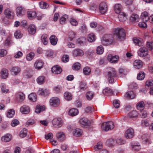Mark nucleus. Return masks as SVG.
Segmentation results:
<instances>
[{"label": "nucleus", "instance_id": "nucleus-50", "mask_svg": "<svg viewBox=\"0 0 153 153\" xmlns=\"http://www.w3.org/2000/svg\"><path fill=\"white\" fill-rule=\"evenodd\" d=\"M153 86V80H149L147 81L146 82L145 88L148 89L150 87Z\"/></svg>", "mask_w": 153, "mask_h": 153}, {"label": "nucleus", "instance_id": "nucleus-60", "mask_svg": "<svg viewBox=\"0 0 153 153\" xmlns=\"http://www.w3.org/2000/svg\"><path fill=\"white\" fill-rule=\"evenodd\" d=\"M69 60V57L68 55H64L62 58V61L65 63L68 62Z\"/></svg>", "mask_w": 153, "mask_h": 153}, {"label": "nucleus", "instance_id": "nucleus-28", "mask_svg": "<svg viewBox=\"0 0 153 153\" xmlns=\"http://www.w3.org/2000/svg\"><path fill=\"white\" fill-rule=\"evenodd\" d=\"M131 146L133 150L138 151L140 149V145L138 143H131Z\"/></svg>", "mask_w": 153, "mask_h": 153}, {"label": "nucleus", "instance_id": "nucleus-8", "mask_svg": "<svg viewBox=\"0 0 153 153\" xmlns=\"http://www.w3.org/2000/svg\"><path fill=\"white\" fill-rule=\"evenodd\" d=\"M60 100L56 97H53L50 100V105L54 107H57L59 104Z\"/></svg>", "mask_w": 153, "mask_h": 153}, {"label": "nucleus", "instance_id": "nucleus-3", "mask_svg": "<svg viewBox=\"0 0 153 153\" xmlns=\"http://www.w3.org/2000/svg\"><path fill=\"white\" fill-rule=\"evenodd\" d=\"M114 126V124L113 122L108 121L103 123L102 125L101 128L103 131H107L113 129Z\"/></svg>", "mask_w": 153, "mask_h": 153}, {"label": "nucleus", "instance_id": "nucleus-21", "mask_svg": "<svg viewBox=\"0 0 153 153\" xmlns=\"http://www.w3.org/2000/svg\"><path fill=\"white\" fill-rule=\"evenodd\" d=\"M141 18L144 22H147L149 19L148 13L146 11L143 12L141 15Z\"/></svg>", "mask_w": 153, "mask_h": 153}, {"label": "nucleus", "instance_id": "nucleus-24", "mask_svg": "<svg viewBox=\"0 0 153 153\" xmlns=\"http://www.w3.org/2000/svg\"><path fill=\"white\" fill-rule=\"evenodd\" d=\"M118 18L120 22H123L127 19V15L124 12H121L119 13Z\"/></svg>", "mask_w": 153, "mask_h": 153}, {"label": "nucleus", "instance_id": "nucleus-64", "mask_svg": "<svg viewBox=\"0 0 153 153\" xmlns=\"http://www.w3.org/2000/svg\"><path fill=\"white\" fill-rule=\"evenodd\" d=\"M146 45L149 50L151 51L153 49V42H147Z\"/></svg>", "mask_w": 153, "mask_h": 153}, {"label": "nucleus", "instance_id": "nucleus-44", "mask_svg": "<svg viewBox=\"0 0 153 153\" xmlns=\"http://www.w3.org/2000/svg\"><path fill=\"white\" fill-rule=\"evenodd\" d=\"M65 98L67 100L69 101L71 100L72 97L71 93L68 92H66L64 94Z\"/></svg>", "mask_w": 153, "mask_h": 153}, {"label": "nucleus", "instance_id": "nucleus-9", "mask_svg": "<svg viewBox=\"0 0 153 153\" xmlns=\"http://www.w3.org/2000/svg\"><path fill=\"white\" fill-rule=\"evenodd\" d=\"M110 142V145H112L115 144V143H117L119 145H122L124 144L126 141L125 140H123L122 139H117L116 141L114 140L113 139L108 140L107 141V143H108L109 142Z\"/></svg>", "mask_w": 153, "mask_h": 153}, {"label": "nucleus", "instance_id": "nucleus-27", "mask_svg": "<svg viewBox=\"0 0 153 153\" xmlns=\"http://www.w3.org/2000/svg\"><path fill=\"white\" fill-rule=\"evenodd\" d=\"M43 65V62L39 60H37L34 63V67L36 69H40L42 67Z\"/></svg>", "mask_w": 153, "mask_h": 153}, {"label": "nucleus", "instance_id": "nucleus-17", "mask_svg": "<svg viewBox=\"0 0 153 153\" xmlns=\"http://www.w3.org/2000/svg\"><path fill=\"white\" fill-rule=\"evenodd\" d=\"M16 15L19 17H21L24 15L25 11V10L21 7H18L16 9Z\"/></svg>", "mask_w": 153, "mask_h": 153}, {"label": "nucleus", "instance_id": "nucleus-10", "mask_svg": "<svg viewBox=\"0 0 153 153\" xmlns=\"http://www.w3.org/2000/svg\"><path fill=\"white\" fill-rule=\"evenodd\" d=\"M99 10L100 12L102 14L105 13L108 10L107 6L105 2L101 3L99 6Z\"/></svg>", "mask_w": 153, "mask_h": 153}, {"label": "nucleus", "instance_id": "nucleus-13", "mask_svg": "<svg viewBox=\"0 0 153 153\" xmlns=\"http://www.w3.org/2000/svg\"><path fill=\"white\" fill-rule=\"evenodd\" d=\"M133 41L135 45L139 46H142L144 45V42L143 39L140 38L134 37L133 39Z\"/></svg>", "mask_w": 153, "mask_h": 153}, {"label": "nucleus", "instance_id": "nucleus-7", "mask_svg": "<svg viewBox=\"0 0 153 153\" xmlns=\"http://www.w3.org/2000/svg\"><path fill=\"white\" fill-rule=\"evenodd\" d=\"M79 123L80 124L84 127H87L91 125V121L86 117H82L79 120Z\"/></svg>", "mask_w": 153, "mask_h": 153}, {"label": "nucleus", "instance_id": "nucleus-11", "mask_svg": "<svg viewBox=\"0 0 153 153\" xmlns=\"http://www.w3.org/2000/svg\"><path fill=\"white\" fill-rule=\"evenodd\" d=\"M119 57L118 55L113 56L111 54H109L107 57L108 60L111 63H116L118 61Z\"/></svg>", "mask_w": 153, "mask_h": 153}, {"label": "nucleus", "instance_id": "nucleus-43", "mask_svg": "<svg viewBox=\"0 0 153 153\" xmlns=\"http://www.w3.org/2000/svg\"><path fill=\"white\" fill-rule=\"evenodd\" d=\"M42 41L44 45H46L48 43V39H47V35L43 34L41 37Z\"/></svg>", "mask_w": 153, "mask_h": 153}, {"label": "nucleus", "instance_id": "nucleus-18", "mask_svg": "<svg viewBox=\"0 0 153 153\" xmlns=\"http://www.w3.org/2000/svg\"><path fill=\"white\" fill-rule=\"evenodd\" d=\"M51 71L53 74H59L61 72L62 70L61 68L57 65H56L52 67Z\"/></svg>", "mask_w": 153, "mask_h": 153}, {"label": "nucleus", "instance_id": "nucleus-31", "mask_svg": "<svg viewBox=\"0 0 153 153\" xmlns=\"http://www.w3.org/2000/svg\"><path fill=\"white\" fill-rule=\"evenodd\" d=\"M103 93L106 96H110L113 94L112 90L109 88H106L102 91Z\"/></svg>", "mask_w": 153, "mask_h": 153}, {"label": "nucleus", "instance_id": "nucleus-55", "mask_svg": "<svg viewBox=\"0 0 153 153\" xmlns=\"http://www.w3.org/2000/svg\"><path fill=\"white\" fill-rule=\"evenodd\" d=\"M102 147V143L101 142H99L94 146V149L95 151H97L99 149H101Z\"/></svg>", "mask_w": 153, "mask_h": 153}, {"label": "nucleus", "instance_id": "nucleus-45", "mask_svg": "<svg viewBox=\"0 0 153 153\" xmlns=\"http://www.w3.org/2000/svg\"><path fill=\"white\" fill-rule=\"evenodd\" d=\"M126 96L129 98L133 99L135 96V94H134V92L132 91L128 92L126 94Z\"/></svg>", "mask_w": 153, "mask_h": 153}, {"label": "nucleus", "instance_id": "nucleus-47", "mask_svg": "<svg viewBox=\"0 0 153 153\" xmlns=\"http://www.w3.org/2000/svg\"><path fill=\"white\" fill-rule=\"evenodd\" d=\"M15 113V111L13 109H10L8 111L7 114V116L8 118L12 117Z\"/></svg>", "mask_w": 153, "mask_h": 153}, {"label": "nucleus", "instance_id": "nucleus-49", "mask_svg": "<svg viewBox=\"0 0 153 153\" xmlns=\"http://www.w3.org/2000/svg\"><path fill=\"white\" fill-rule=\"evenodd\" d=\"M94 95L92 92H88L86 94V98L88 100H90L93 98Z\"/></svg>", "mask_w": 153, "mask_h": 153}, {"label": "nucleus", "instance_id": "nucleus-58", "mask_svg": "<svg viewBox=\"0 0 153 153\" xmlns=\"http://www.w3.org/2000/svg\"><path fill=\"white\" fill-rule=\"evenodd\" d=\"M87 88L85 83L81 82L79 83V88L81 90H84Z\"/></svg>", "mask_w": 153, "mask_h": 153}, {"label": "nucleus", "instance_id": "nucleus-56", "mask_svg": "<svg viewBox=\"0 0 153 153\" xmlns=\"http://www.w3.org/2000/svg\"><path fill=\"white\" fill-rule=\"evenodd\" d=\"M34 53L31 52L27 54L26 57V59L27 60L30 61L32 60L34 57Z\"/></svg>", "mask_w": 153, "mask_h": 153}, {"label": "nucleus", "instance_id": "nucleus-40", "mask_svg": "<svg viewBox=\"0 0 153 153\" xmlns=\"http://www.w3.org/2000/svg\"><path fill=\"white\" fill-rule=\"evenodd\" d=\"M144 106L145 104L143 101H141L138 102L136 105L137 109L140 111L143 110Z\"/></svg>", "mask_w": 153, "mask_h": 153}, {"label": "nucleus", "instance_id": "nucleus-34", "mask_svg": "<svg viewBox=\"0 0 153 153\" xmlns=\"http://www.w3.org/2000/svg\"><path fill=\"white\" fill-rule=\"evenodd\" d=\"M122 9V5L120 4H116L114 6V10L117 13H119L121 12Z\"/></svg>", "mask_w": 153, "mask_h": 153}, {"label": "nucleus", "instance_id": "nucleus-5", "mask_svg": "<svg viewBox=\"0 0 153 153\" xmlns=\"http://www.w3.org/2000/svg\"><path fill=\"white\" fill-rule=\"evenodd\" d=\"M25 98V95L22 92H17L15 94V100L18 103L22 102L24 100Z\"/></svg>", "mask_w": 153, "mask_h": 153}, {"label": "nucleus", "instance_id": "nucleus-35", "mask_svg": "<svg viewBox=\"0 0 153 153\" xmlns=\"http://www.w3.org/2000/svg\"><path fill=\"white\" fill-rule=\"evenodd\" d=\"M83 73L85 75H89L91 73V69L90 67L86 66L84 67L83 69Z\"/></svg>", "mask_w": 153, "mask_h": 153}, {"label": "nucleus", "instance_id": "nucleus-1", "mask_svg": "<svg viewBox=\"0 0 153 153\" xmlns=\"http://www.w3.org/2000/svg\"><path fill=\"white\" fill-rule=\"evenodd\" d=\"M113 35L111 34L105 35L101 40L102 44L104 46H107L113 42L114 37L120 40H124L126 36L124 29L122 28H114L113 30Z\"/></svg>", "mask_w": 153, "mask_h": 153}, {"label": "nucleus", "instance_id": "nucleus-19", "mask_svg": "<svg viewBox=\"0 0 153 153\" xmlns=\"http://www.w3.org/2000/svg\"><path fill=\"white\" fill-rule=\"evenodd\" d=\"M73 55L74 56H82L84 54L83 51L80 49H75L72 52Z\"/></svg>", "mask_w": 153, "mask_h": 153}, {"label": "nucleus", "instance_id": "nucleus-16", "mask_svg": "<svg viewBox=\"0 0 153 153\" xmlns=\"http://www.w3.org/2000/svg\"><path fill=\"white\" fill-rule=\"evenodd\" d=\"M133 65L135 68L138 69L142 67L143 65V63L140 60H136L134 61Z\"/></svg>", "mask_w": 153, "mask_h": 153}, {"label": "nucleus", "instance_id": "nucleus-6", "mask_svg": "<svg viewBox=\"0 0 153 153\" xmlns=\"http://www.w3.org/2000/svg\"><path fill=\"white\" fill-rule=\"evenodd\" d=\"M148 49L145 47L140 48L138 51V55L141 57L146 56L148 54Z\"/></svg>", "mask_w": 153, "mask_h": 153}, {"label": "nucleus", "instance_id": "nucleus-22", "mask_svg": "<svg viewBox=\"0 0 153 153\" xmlns=\"http://www.w3.org/2000/svg\"><path fill=\"white\" fill-rule=\"evenodd\" d=\"M20 111L22 113L26 114L29 112L30 109L27 106L24 105L21 107Z\"/></svg>", "mask_w": 153, "mask_h": 153}, {"label": "nucleus", "instance_id": "nucleus-63", "mask_svg": "<svg viewBox=\"0 0 153 153\" xmlns=\"http://www.w3.org/2000/svg\"><path fill=\"white\" fill-rule=\"evenodd\" d=\"M75 33L73 31H71L69 33V40L70 41H72L74 38H75Z\"/></svg>", "mask_w": 153, "mask_h": 153}, {"label": "nucleus", "instance_id": "nucleus-26", "mask_svg": "<svg viewBox=\"0 0 153 153\" xmlns=\"http://www.w3.org/2000/svg\"><path fill=\"white\" fill-rule=\"evenodd\" d=\"M12 137V135L10 134H7L1 137V140L4 142H9L11 140Z\"/></svg>", "mask_w": 153, "mask_h": 153}, {"label": "nucleus", "instance_id": "nucleus-25", "mask_svg": "<svg viewBox=\"0 0 153 153\" xmlns=\"http://www.w3.org/2000/svg\"><path fill=\"white\" fill-rule=\"evenodd\" d=\"M130 21L131 22H138L139 20V16L136 14H132L130 17Z\"/></svg>", "mask_w": 153, "mask_h": 153}, {"label": "nucleus", "instance_id": "nucleus-12", "mask_svg": "<svg viewBox=\"0 0 153 153\" xmlns=\"http://www.w3.org/2000/svg\"><path fill=\"white\" fill-rule=\"evenodd\" d=\"M134 136V130L131 128H129L125 131V136L127 138L130 139Z\"/></svg>", "mask_w": 153, "mask_h": 153}, {"label": "nucleus", "instance_id": "nucleus-4", "mask_svg": "<svg viewBox=\"0 0 153 153\" xmlns=\"http://www.w3.org/2000/svg\"><path fill=\"white\" fill-rule=\"evenodd\" d=\"M63 123V121L61 118H56L52 120V124L53 126L56 128H59L61 127Z\"/></svg>", "mask_w": 153, "mask_h": 153}, {"label": "nucleus", "instance_id": "nucleus-30", "mask_svg": "<svg viewBox=\"0 0 153 153\" xmlns=\"http://www.w3.org/2000/svg\"><path fill=\"white\" fill-rule=\"evenodd\" d=\"M56 137L58 140L61 141H63L65 138V135L62 132H58L56 134Z\"/></svg>", "mask_w": 153, "mask_h": 153}, {"label": "nucleus", "instance_id": "nucleus-51", "mask_svg": "<svg viewBox=\"0 0 153 153\" xmlns=\"http://www.w3.org/2000/svg\"><path fill=\"white\" fill-rule=\"evenodd\" d=\"M96 51L97 53L98 54H102L104 52V48L101 45L98 46L97 48Z\"/></svg>", "mask_w": 153, "mask_h": 153}, {"label": "nucleus", "instance_id": "nucleus-23", "mask_svg": "<svg viewBox=\"0 0 153 153\" xmlns=\"http://www.w3.org/2000/svg\"><path fill=\"white\" fill-rule=\"evenodd\" d=\"M49 39L50 42L52 45L54 46L56 45L58 41V39L55 35H51Z\"/></svg>", "mask_w": 153, "mask_h": 153}, {"label": "nucleus", "instance_id": "nucleus-41", "mask_svg": "<svg viewBox=\"0 0 153 153\" xmlns=\"http://www.w3.org/2000/svg\"><path fill=\"white\" fill-rule=\"evenodd\" d=\"M45 107L44 106H40V105H38L36 107L35 112L37 113H39L41 111H42L45 110Z\"/></svg>", "mask_w": 153, "mask_h": 153}, {"label": "nucleus", "instance_id": "nucleus-62", "mask_svg": "<svg viewBox=\"0 0 153 153\" xmlns=\"http://www.w3.org/2000/svg\"><path fill=\"white\" fill-rule=\"evenodd\" d=\"M113 105L114 107L116 108H119L120 105V102L117 100H115L113 102Z\"/></svg>", "mask_w": 153, "mask_h": 153}, {"label": "nucleus", "instance_id": "nucleus-57", "mask_svg": "<svg viewBox=\"0 0 153 153\" xmlns=\"http://www.w3.org/2000/svg\"><path fill=\"white\" fill-rule=\"evenodd\" d=\"M80 64L79 62H76L74 64L73 68L75 70H78L80 68Z\"/></svg>", "mask_w": 153, "mask_h": 153}, {"label": "nucleus", "instance_id": "nucleus-54", "mask_svg": "<svg viewBox=\"0 0 153 153\" xmlns=\"http://www.w3.org/2000/svg\"><path fill=\"white\" fill-rule=\"evenodd\" d=\"M145 77V74L143 72L141 71L139 72L137 76V79L139 80H142Z\"/></svg>", "mask_w": 153, "mask_h": 153}, {"label": "nucleus", "instance_id": "nucleus-38", "mask_svg": "<svg viewBox=\"0 0 153 153\" xmlns=\"http://www.w3.org/2000/svg\"><path fill=\"white\" fill-rule=\"evenodd\" d=\"M1 91L3 93H7L9 91L8 87L4 83H3L1 84Z\"/></svg>", "mask_w": 153, "mask_h": 153}, {"label": "nucleus", "instance_id": "nucleus-36", "mask_svg": "<svg viewBox=\"0 0 153 153\" xmlns=\"http://www.w3.org/2000/svg\"><path fill=\"white\" fill-rule=\"evenodd\" d=\"M28 30L30 33L33 34H34L36 31V29L34 25H30L28 29Z\"/></svg>", "mask_w": 153, "mask_h": 153}, {"label": "nucleus", "instance_id": "nucleus-52", "mask_svg": "<svg viewBox=\"0 0 153 153\" xmlns=\"http://www.w3.org/2000/svg\"><path fill=\"white\" fill-rule=\"evenodd\" d=\"M27 130L25 128L23 129L20 132L19 136L20 137L23 138L25 137L27 134Z\"/></svg>", "mask_w": 153, "mask_h": 153}, {"label": "nucleus", "instance_id": "nucleus-39", "mask_svg": "<svg viewBox=\"0 0 153 153\" xmlns=\"http://www.w3.org/2000/svg\"><path fill=\"white\" fill-rule=\"evenodd\" d=\"M28 97L30 100L33 102H35L37 100L36 95L35 93L30 94L29 95Z\"/></svg>", "mask_w": 153, "mask_h": 153}, {"label": "nucleus", "instance_id": "nucleus-46", "mask_svg": "<svg viewBox=\"0 0 153 153\" xmlns=\"http://www.w3.org/2000/svg\"><path fill=\"white\" fill-rule=\"evenodd\" d=\"M45 79L44 76H40L37 78V82L39 84H42L44 82Z\"/></svg>", "mask_w": 153, "mask_h": 153}, {"label": "nucleus", "instance_id": "nucleus-61", "mask_svg": "<svg viewBox=\"0 0 153 153\" xmlns=\"http://www.w3.org/2000/svg\"><path fill=\"white\" fill-rule=\"evenodd\" d=\"M119 76L122 77H123L124 75L126 74V72L124 69L122 68L119 69Z\"/></svg>", "mask_w": 153, "mask_h": 153}, {"label": "nucleus", "instance_id": "nucleus-2", "mask_svg": "<svg viewBox=\"0 0 153 153\" xmlns=\"http://www.w3.org/2000/svg\"><path fill=\"white\" fill-rule=\"evenodd\" d=\"M107 76L109 82L112 83L114 81V78L117 76L116 71L114 68L109 67L107 68Z\"/></svg>", "mask_w": 153, "mask_h": 153}, {"label": "nucleus", "instance_id": "nucleus-59", "mask_svg": "<svg viewBox=\"0 0 153 153\" xmlns=\"http://www.w3.org/2000/svg\"><path fill=\"white\" fill-rule=\"evenodd\" d=\"M22 34L21 33L20 31L19 30L16 31L14 34V36L16 39L21 38L22 37Z\"/></svg>", "mask_w": 153, "mask_h": 153}, {"label": "nucleus", "instance_id": "nucleus-15", "mask_svg": "<svg viewBox=\"0 0 153 153\" xmlns=\"http://www.w3.org/2000/svg\"><path fill=\"white\" fill-rule=\"evenodd\" d=\"M10 71L14 75L16 76L19 74L21 71V68L19 66H15L12 67Z\"/></svg>", "mask_w": 153, "mask_h": 153}, {"label": "nucleus", "instance_id": "nucleus-33", "mask_svg": "<svg viewBox=\"0 0 153 153\" xmlns=\"http://www.w3.org/2000/svg\"><path fill=\"white\" fill-rule=\"evenodd\" d=\"M79 114V111L77 109L73 108L71 109L69 111V115L72 116H74L77 115Z\"/></svg>", "mask_w": 153, "mask_h": 153}, {"label": "nucleus", "instance_id": "nucleus-32", "mask_svg": "<svg viewBox=\"0 0 153 153\" xmlns=\"http://www.w3.org/2000/svg\"><path fill=\"white\" fill-rule=\"evenodd\" d=\"M27 15L29 19H32L36 17V13L34 11H28L27 12Z\"/></svg>", "mask_w": 153, "mask_h": 153}, {"label": "nucleus", "instance_id": "nucleus-37", "mask_svg": "<svg viewBox=\"0 0 153 153\" xmlns=\"http://www.w3.org/2000/svg\"><path fill=\"white\" fill-rule=\"evenodd\" d=\"M95 39V36L94 34L92 33H91L89 34L87 37L88 41L91 42H94Z\"/></svg>", "mask_w": 153, "mask_h": 153}, {"label": "nucleus", "instance_id": "nucleus-53", "mask_svg": "<svg viewBox=\"0 0 153 153\" xmlns=\"http://www.w3.org/2000/svg\"><path fill=\"white\" fill-rule=\"evenodd\" d=\"M40 7L42 9H46L48 7V5L46 3L41 1L39 3Z\"/></svg>", "mask_w": 153, "mask_h": 153}, {"label": "nucleus", "instance_id": "nucleus-29", "mask_svg": "<svg viewBox=\"0 0 153 153\" xmlns=\"http://www.w3.org/2000/svg\"><path fill=\"white\" fill-rule=\"evenodd\" d=\"M73 135L76 137L81 136L82 133V131L80 129L76 128L74 129L73 132Z\"/></svg>", "mask_w": 153, "mask_h": 153}, {"label": "nucleus", "instance_id": "nucleus-14", "mask_svg": "<svg viewBox=\"0 0 153 153\" xmlns=\"http://www.w3.org/2000/svg\"><path fill=\"white\" fill-rule=\"evenodd\" d=\"M4 14L6 17L10 19H13L14 16V12L9 9H6L4 11Z\"/></svg>", "mask_w": 153, "mask_h": 153}, {"label": "nucleus", "instance_id": "nucleus-48", "mask_svg": "<svg viewBox=\"0 0 153 153\" xmlns=\"http://www.w3.org/2000/svg\"><path fill=\"white\" fill-rule=\"evenodd\" d=\"M138 115V113L136 111H133L130 112L128 116L129 117H135Z\"/></svg>", "mask_w": 153, "mask_h": 153}, {"label": "nucleus", "instance_id": "nucleus-20", "mask_svg": "<svg viewBox=\"0 0 153 153\" xmlns=\"http://www.w3.org/2000/svg\"><path fill=\"white\" fill-rule=\"evenodd\" d=\"M1 77L2 79H6L8 76V70L6 69H3L0 72Z\"/></svg>", "mask_w": 153, "mask_h": 153}, {"label": "nucleus", "instance_id": "nucleus-42", "mask_svg": "<svg viewBox=\"0 0 153 153\" xmlns=\"http://www.w3.org/2000/svg\"><path fill=\"white\" fill-rule=\"evenodd\" d=\"M68 18L67 15H65L62 16L59 19V22L61 24H63L65 23L67 19Z\"/></svg>", "mask_w": 153, "mask_h": 153}]
</instances>
